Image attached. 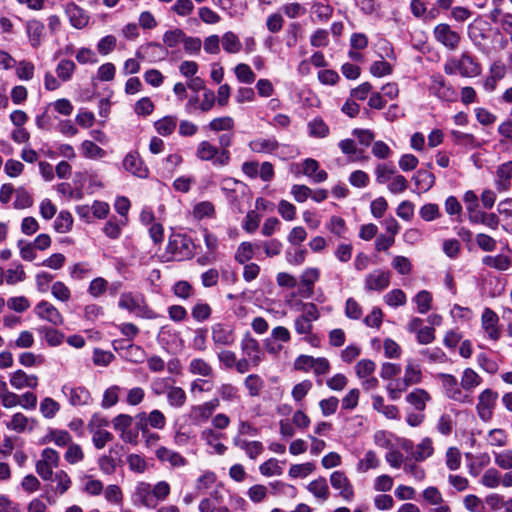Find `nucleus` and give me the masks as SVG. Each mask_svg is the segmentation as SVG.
Here are the masks:
<instances>
[{
	"label": "nucleus",
	"mask_w": 512,
	"mask_h": 512,
	"mask_svg": "<svg viewBox=\"0 0 512 512\" xmlns=\"http://www.w3.org/2000/svg\"><path fill=\"white\" fill-rule=\"evenodd\" d=\"M15 194L16 199L13 204L15 209H25L33 205V198L25 188H17Z\"/></svg>",
	"instance_id": "obj_48"
},
{
	"label": "nucleus",
	"mask_w": 512,
	"mask_h": 512,
	"mask_svg": "<svg viewBox=\"0 0 512 512\" xmlns=\"http://www.w3.org/2000/svg\"><path fill=\"white\" fill-rule=\"evenodd\" d=\"M169 52L160 43L150 42L144 46H141L136 51V57L141 60L148 58L149 62H156L166 59Z\"/></svg>",
	"instance_id": "obj_12"
},
{
	"label": "nucleus",
	"mask_w": 512,
	"mask_h": 512,
	"mask_svg": "<svg viewBox=\"0 0 512 512\" xmlns=\"http://www.w3.org/2000/svg\"><path fill=\"white\" fill-rule=\"evenodd\" d=\"M240 348L245 358L252 361V367H257L264 359V352L260 343L249 332H246L241 339Z\"/></svg>",
	"instance_id": "obj_6"
},
{
	"label": "nucleus",
	"mask_w": 512,
	"mask_h": 512,
	"mask_svg": "<svg viewBox=\"0 0 512 512\" xmlns=\"http://www.w3.org/2000/svg\"><path fill=\"white\" fill-rule=\"evenodd\" d=\"M302 173L312 178L315 183L324 182L328 177L327 172L325 170H319V163L312 158H307L303 161Z\"/></svg>",
	"instance_id": "obj_23"
},
{
	"label": "nucleus",
	"mask_w": 512,
	"mask_h": 512,
	"mask_svg": "<svg viewBox=\"0 0 512 512\" xmlns=\"http://www.w3.org/2000/svg\"><path fill=\"white\" fill-rule=\"evenodd\" d=\"M434 38L447 49L454 51L458 48L461 36L446 23L438 24L433 30Z\"/></svg>",
	"instance_id": "obj_7"
},
{
	"label": "nucleus",
	"mask_w": 512,
	"mask_h": 512,
	"mask_svg": "<svg viewBox=\"0 0 512 512\" xmlns=\"http://www.w3.org/2000/svg\"><path fill=\"white\" fill-rule=\"evenodd\" d=\"M39 331L44 334V338L50 346H58L63 341V334L56 329L41 327Z\"/></svg>",
	"instance_id": "obj_60"
},
{
	"label": "nucleus",
	"mask_w": 512,
	"mask_h": 512,
	"mask_svg": "<svg viewBox=\"0 0 512 512\" xmlns=\"http://www.w3.org/2000/svg\"><path fill=\"white\" fill-rule=\"evenodd\" d=\"M125 219H117L116 217H111L103 228L104 234L111 239H118L121 235L122 227L125 226Z\"/></svg>",
	"instance_id": "obj_38"
},
{
	"label": "nucleus",
	"mask_w": 512,
	"mask_h": 512,
	"mask_svg": "<svg viewBox=\"0 0 512 512\" xmlns=\"http://www.w3.org/2000/svg\"><path fill=\"white\" fill-rule=\"evenodd\" d=\"M81 150L83 153V156L86 158H102L105 155V151L96 145L94 142L85 140L81 144Z\"/></svg>",
	"instance_id": "obj_50"
},
{
	"label": "nucleus",
	"mask_w": 512,
	"mask_h": 512,
	"mask_svg": "<svg viewBox=\"0 0 512 512\" xmlns=\"http://www.w3.org/2000/svg\"><path fill=\"white\" fill-rule=\"evenodd\" d=\"M330 483L331 486L339 491V495L346 501H351L354 497V488L346 476V474L342 471H334L330 475Z\"/></svg>",
	"instance_id": "obj_11"
},
{
	"label": "nucleus",
	"mask_w": 512,
	"mask_h": 512,
	"mask_svg": "<svg viewBox=\"0 0 512 512\" xmlns=\"http://www.w3.org/2000/svg\"><path fill=\"white\" fill-rule=\"evenodd\" d=\"M433 446L430 439L425 438L419 443L412 452V457L416 461H423L433 454Z\"/></svg>",
	"instance_id": "obj_44"
},
{
	"label": "nucleus",
	"mask_w": 512,
	"mask_h": 512,
	"mask_svg": "<svg viewBox=\"0 0 512 512\" xmlns=\"http://www.w3.org/2000/svg\"><path fill=\"white\" fill-rule=\"evenodd\" d=\"M196 157L201 161H209L216 167H224L230 163V151H220L207 140L201 141L196 148Z\"/></svg>",
	"instance_id": "obj_2"
},
{
	"label": "nucleus",
	"mask_w": 512,
	"mask_h": 512,
	"mask_svg": "<svg viewBox=\"0 0 512 512\" xmlns=\"http://www.w3.org/2000/svg\"><path fill=\"white\" fill-rule=\"evenodd\" d=\"M438 378L440 379L442 388L448 398L463 403L471 404L473 402L472 397L462 391L461 385L458 384V380L455 376L441 373L438 375Z\"/></svg>",
	"instance_id": "obj_5"
},
{
	"label": "nucleus",
	"mask_w": 512,
	"mask_h": 512,
	"mask_svg": "<svg viewBox=\"0 0 512 512\" xmlns=\"http://www.w3.org/2000/svg\"><path fill=\"white\" fill-rule=\"evenodd\" d=\"M208 127L214 132L231 130L234 127V120L229 116L215 118L209 123Z\"/></svg>",
	"instance_id": "obj_58"
},
{
	"label": "nucleus",
	"mask_w": 512,
	"mask_h": 512,
	"mask_svg": "<svg viewBox=\"0 0 512 512\" xmlns=\"http://www.w3.org/2000/svg\"><path fill=\"white\" fill-rule=\"evenodd\" d=\"M116 37L113 35H107L101 38L97 43V51L101 55L110 54L116 47Z\"/></svg>",
	"instance_id": "obj_62"
},
{
	"label": "nucleus",
	"mask_w": 512,
	"mask_h": 512,
	"mask_svg": "<svg viewBox=\"0 0 512 512\" xmlns=\"http://www.w3.org/2000/svg\"><path fill=\"white\" fill-rule=\"evenodd\" d=\"M376 364L370 359H362L355 365L356 375L360 379H364L368 376H372L375 372Z\"/></svg>",
	"instance_id": "obj_51"
},
{
	"label": "nucleus",
	"mask_w": 512,
	"mask_h": 512,
	"mask_svg": "<svg viewBox=\"0 0 512 512\" xmlns=\"http://www.w3.org/2000/svg\"><path fill=\"white\" fill-rule=\"evenodd\" d=\"M65 13L69 18L70 24L76 29H82L89 23V15L74 2H69L65 6Z\"/></svg>",
	"instance_id": "obj_17"
},
{
	"label": "nucleus",
	"mask_w": 512,
	"mask_h": 512,
	"mask_svg": "<svg viewBox=\"0 0 512 512\" xmlns=\"http://www.w3.org/2000/svg\"><path fill=\"white\" fill-rule=\"evenodd\" d=\"M70 434L65 430H57L51 429L49 432L42 438L41 444H46L53 442L56 445L62 447L66 446L71 442Z\"/></svg>",
	"instance_id": "obj_30"
},
{
	"label": "nucleus",
	"mask_w": 512,
	"mask_h": 512,
	"mask_svg": "<svg viewBox=\"0 0 512 512\" xmlns=\"http://www.w3.org/2000/svg\"><path fill=\"white\" fill-rule=\"evenodd\" d=\"M211 337L214 345L232 346L236 341V334L233 325L228 323H215L211 327Z\"/></svg>",
	"instance_id": "obj_8"
},
{
	"label": "nucleus",
	"mask_w": 512,
	"mask_h": 512,
	"mask_svg": "<svg viewBox=\"0 0 512 512\" xmlns=\"http://www.w3.org/2000/svg\"><path fill=\"white\" fill-rule=\"evenodd\" d=\"M157 456L161 461L168 462L173 467H180L186 464V460L182 455L166 448L158 449Z\"/></svg>",
	"instance_id": "obj_36"
},
{
	"label": "nucleus",
	"mask_w": 512,
	"mask_h": 512,
	"mask_svg": "<svg viewBox=\"0 0 512 512\" xmlns=\"http://www.w3.org/2000/svg\"><path fill=\"white\" fill-rule=\"evenodd\" d=\"M498 399V393L492 389L483 390L478 396L476 405L477 412L480 416L491 415Z\"/></svg>",
	"instance_id": "obj_18"
},
{
	"label": "nucleus",
	"mask_w": 512,
	"mask_h": 512,
	"mask_svg": "<svg viewBox=\"0 0 512 512\" xmlns=\"http://www.w3.org/2000/svg\"><path fill=\"white\" fill-rule=\"evenodd\" d=\"M430 80L431 83L429 90L433 95L441 100L449 102L455 101L457 99L456 90L452 87V85L446 82L442 75H432Z\"/></svg>",
	"instance_id": "obj_9"
},
{
	"label": "nucleus",
	"mask_w": 512,
	"mask_h": 512,
	"mask_svg": "<svg viewBox=\"0 0 512 512\" xmlns=\"http://www.w3.org/2000/svg\"><path fill=\"white\" fill-rule=\"evenodd\" d=\"M191 315L197 322H204L212 315V308L208 303L199 300L191 309Z\"/></svg>",
	"instance_id": "obj_42"
},
{
	"label": "nucleus",
	"mask_w": 512,
	"mask_h": 512,
	"mask_svg": "<svg viewBox=\"0 0 512 512\" xmlns=\"http://www.w3.org/2000/svg\"><path fill=\"white\" fill-rule=\"evenodd\" d=\"M414 301L418 312L425 314L431 309L432 295L429 291L422 290L416 294Z\"/></svg>",
	"instance_id": "obj_49"
},
{
	"label": "nucleus",
	"mask_w": 512,
	"mask_h": 512,
	"mask_svg": "<svg viewBox=\"0 0 512 512\" xmlns=\"http://www.w3.org/2000/svg\"><path fill=\"white\" fill-rule=\"evenodd\" d=\"M188 370L193 375L202 376L204 378H214L213 367L203 358H194L190 361Z\"/></svg>",
	"instance_id": "obj_27"
},
{
	"label": "nucleus",
	"mask_w": 512,
	"mask_h": 512,
	"mask_svg": "<svg viewBox=\"0 0 512 512\" xmlns=\"http://www.w3.org/2000/svg\"><path fill=\"white\" fill-rule=\"evenodd\" d=\"M51 481L56 482L54 491L60 495L66 493L72 484L71 478L64 470H58L53 474Z\"/></svg>",
	"instance_id": "obj_40"
},
{
	"label": "nucleus",
	"mask_w": 512,
	"mask_h": 512,
	"mask_svg": "<svg viewBox=\"0 0 512 512\" xmlns=\"http://www.w3.org/2000/svg\"><path fill=\"white\" fill-rule=\"evenodd\" d=\"M498 322V315L491 308H485L481 316L482 328L488 337L494 341H497L501 337Z\"/></svg>",
	"instance_id": "obj_16"
},
{
	"label": "nucleus",
	"mask_w": 512,
	"mask_h": 512,
	"mask_svg": "<svg viewBox=\"0 0 512 512\" xmlns=\"http://www.w3.org/2000/svg\"><path fill=\"white\" fill-rule=\"evenodd\" d=\"M482 263L498 271H506L511 266V258L502 254L496 256L487 255L483 257Z\"/></svg>",
	"instance_id": "obj_34"
},
{
	"label": "nucleus",
	"mask_w": 512,
	"mask_h": 512,
	"mask_svg": "<svg viewBox=\"0 0 512 512\" xmlns=\"http://www.w3.org/2000/svg\"><path fill=\"white\" fill-rule=\"evenodd\" d=\"M223 49L230 54L238 53L241 48L242 44L236 34L229 31L226 32L221 39Z\"/></svg>",
	"instance_id": "obj_41"
},
{
	"label": "nucleus",
	"mask_w": 512,
	"mask_h": 512,
	"mask_svg": "<svg viewBox=\"0 0 512 512\" xmlns=\"http://www.w3.org/2000/svg\"><path fill=\"white\" fill-rule=\"evenodd\" d=\"M62 391L65 395L69 396V402L73 406L87 405L91 400L89 391L84 387H70L65 385Z\"/></svg>",
	"instance_id": "obj_21"
},
{
	"label": "nucleus",
	"mask_w": 512,
	"mask_h": 512,
	"mask_svg": "<svg viewBox=\"0 0 512 512\" xmlns=\"http://www.w3.org/2000/svg\"><path fill=\"white\" fill-rule=\"evenodd\" d=\"M177 125V118L175 116H165L155 122L154 126L156 131L163 136L172 134Z\"/></svg>",
	"instance_id": "obj_43"
},
{
	"label": "nucleus",
	"mask_w": 512,
	"mask_h": 512,
	"mask_svg": "<svg viewBox=\"0 0 512 512\" xmlns=\"http://www.w3.org/2000/svg\"><path fill=\"white\" fill-rule=\"evenodd\" d=\"M245 387L249 391V395L257 396L264 387V381L259 375L251 374L245 378Z\"/></svg>",
	"instance_id": "obj_52"
},
{
	"label": "nucleus",
	"mask_w": 512,
	"mask_h": 512,
	"mask_svg": "<svg viewBox=\"0 0 512 512\" xmlns=\"http://www.w3.org/2000/svg\"><path fill=\"white\" fill-rule=\"evenodd\" d=\"M387 305L391 307L403 306L406 301V294L401 289H393L384 296Z\"/></svg>",
	"instance_id": "obj_55"
},
{
	"label": "nucleus",
	"mask_w": 512,
	"mask_h": 512,
	"mask_svg": "<svg viewBox=\"0 0 512 512\" xmlns=\"http://www.w3.org/2000/svg\"><path fill=\"white\" fill-rule=\"evenodd\" d=\"M59 453L52 448H45L41 452V458L35 464L36 473L42 480H52L53 470L59 466Z\"/></svg>",
	"instance_id": "obj_4"
},
{
	"label": "nucleus",
	"mask_w": 512,
	"mask_h": 512,
	"mask_svg": "<svg viewBox=\"0 0 512 512\" xmlns=\"http://www.w3.org/2000/svg\"><path fill=\"white\" fill-rule=\"evenodd\" d=\"M417 189L422 192L429 191L435 184V176L428 170L420 169L413 176Z\"/></svg>",
	"instance_id": "obj_29"
},
{
	"label": "nucleus",
	"mask_w": 512,
	"mask_h": 512,
	"mask_svg": "<svg viewBox=\"0 0 512 512\" xmlns=\"http://www.w3.org/2000/svg\"><path fill=\"white\" fill-rule=\"evenodd\" d=\"M495 464L504 470L512 469V450H504L494 453Z\"/></svg>",
	"instance_id": "obj_64"
},
{
	"label": "nucleus",
	"mask_w": 512,
	"mask_h": 512,
	"mask_svg": "<svg viewBox=\"0 0 512 512\" xmlns=\"http://www.w3.org/2000/svg\"><path fill=\"white\" fill-rule=\"evenodd\" d=\"M103 425H107V422L102 418H92L88 424L93 443L97 449L103 448L107 442L112 440V434L101 428Z\"/></svg>",
	"instance_id": "obj_13"
},
{
	"label": "nucleus",
	"mask_w": 512,
	"mask_h": 512,
	"mask_svg": "<svg viewBox=\"0 0 512 512\" xmlns=\"http://www.w3.org/2000/svg\"><path fill=\"white\" fill-rule=\"evenodd\" d=\"M502 474L496 468H489L483 473L480 483L489 488L495 489L501 485Z\"/></svg>",
	"instance_id": "obj_39"
},
{
	"label": "nucleus",
	"mask_w": 512,
	"mask_h": 512,
	"mask_svg": "<svg viewBox=\"0 0 512 512\" xmlns=\"http://www.w3.org/2000/svg\"><path fill=\"white\" fill-rule=\"evenodd\" d=\"M495 186L499 192L508 191L511 188L512 161L499 165L495 172Z\"/></svg>",
	"instance_id": "obj_19"
},
{
	"label": "nucleus",
	"mask_w": 512,
	"mask_h": 512,
	"mask_svg": "<svg viewBox=\"0 0 512 512\" xmlns=\"http://www.w3.org/2000/svg\"><path fill=\"white\" fill-rule=\"evenodd\" d=\"M320 271L318 268H307L300 277L301 288L300 294L305 298H310L314 293V284L319 280Z\"/></svg>",
	"instance_id": "obj_20"
},
{
	"label": "nucleus",
	"mask_w": 512,
	"mask_h": 512,
	"mask_svg": "<svg viewBox=\"0 0 512 512\" xmlns=\"http://www.w3.org/2000/svg\"><path fill=\"white\" fill-rule=\"evenodd\" d=\"M390 285V272L382 269H375L365 276L364 288L366 291L381 292Z\"/></svg>",
	"instance_id": "obj_10"
},
{
	"label": "nucleus",
	"mask_w": 512,
	"mask_h": 512,
	"mask_svg": "<svg viewBox=\"0 0 512 512\" xmlns=\"http://www.w3.org/2000/svg\"><path fill=\"white\" fill-rule=\"evenodd\" d=\"M307 489L310 493H312L316 498L320 500L325 501L329 497V487L324 477H319L311 481L308 484Z\"/></svg>",
	"instance_id": "obj_33"
},
{
	"label": "nucleus",
	"mask_w": 512,
	"mask_h": 512,
	"mask_svg": "<svg viewBox=\"0 0 512 512\" xmlns=\"http://www.w3.org/2000/svg\"><path fill=\"white\" fill-rule=\"evenodd\" d=\"M116 420L114 426L122 431L121 438L128 443H137L138 429L129 428L131 418H116Z\"/></svg>",
	"instance_id": "obj_28"
},
{
	"label": "nucleus",
	"mask_w": 512,
	"mask_h": 512,
	"mask_svg": "<svg viewBox=\"0 0 512 512\" xmlns=\"http://www.w3.org/2000/svg\"><path fill=\"white\" fill-rule=\"evenodd\" d=\"M120 392L121 388L117 385H113L106 389L103 394V399L101 403L102 407L107 409L114 406L119 400Z\"/></svg>",
	"instance_id": "obj_53"
},
{
	"label": "nucleus",
	"mask_w": 512,
	"mask_h": 512,
	"mask_svg": "<svg viewBox=\"0 0 512 512\" xmlns=\"http://www.w3.org/2000/svg\"><path fill=\"white\" fill-rule=\"evenodd\" d=\"M72 225L73 218L68 211H61L54 222V228L59 233L68 232L72 228Z\"/></svg>",
	"instance_id": "obj_46"
},
{
	"label": "nucleus",
	"mask_w": 512,
	"mask_h": 512,
	"mask_svg": "<svg viewBox=\"0 0 512 512\" xmlns=\"http://www.w3.org/2000/svg\"><path fill=\"white\" fill-rule=\"evenodd\" d=\"M458 73L462 77L472 78L477 77L482 72V67L478 60L469 52H464L458 58Z\"/></svg>",
	"instance_id": "obj_14"
},
{
	"label": "nucleus",
	"mask_w": 512,
	"mask_h": 512,
	"mask_svg": "<svg viewBox=\"0 0 512 512\" xmlns=\"http://www.w3.org/2000/svg\"><path fill=\"white\" fill-rule=\"evenodd\" d=\"M278 146L274 138H258L249 143L250 149L255 153H272Z\"/></svg>",
	"instance_id": "obj_31"
},
{
	"label": "nucleus",
	"mask_w": 512,
	"mask_h": 512,
	"mask_svg": "<svg viewBox=\"0 0 512 512\" xmlns=\"http://www.w3.org/2000/svg\"><path fill=\"white\" fill-rule=\"evenodd\" d=\"M124 168L140 178H145L148 175V169L143 165L142 160L137 154L129 153L123 161Z\"/></svg>",
	"instance_id": "obj_25"
},
{
	"label": "nucleus",
	"mask_w": 512,
	"mask_h": 512,
	"mask_svg": "<svg viewBox=\"0 0 512 512\" xmlns=\"http://www.w3.org/2000/svg\"><path fill=\"white\" fill-rule=\"evenodd\" d=\"M170 494V485L160 481L155 485L148 482H138L132 494V502L136 506L154 509L159 502L164 501Z\"/></svg>",
	"instance_id": "obj_1"
},
{
	"label": "nucleus",
	"mask_w": 512,
	"mask_h": 512,
	"mask_svg": "<svg viewBox=\"0 0 512 512\" xmlns=\"http://www.w3.org/2000/svg\"><path fill=\"white\" fill-rule=\"evenodd\" d=\"M403 378H405V381H407L410 385L420 383L422 380V372L420 367L412 362H409L405 367Z\"/></svg>",
	"instance_id": "obj_54"
},
{
	"label": "nucleus",
	"mask_w": 512,
	"mask_h": 512,
	"mask_svg": "<svg viewBox=\"0 0 512 512\" xmlns=\"http://www.w3.org/2000/svg\"><path fill=\"white\" fill-rule=\"evenodd\" d=\"M238 185H242V183L231 177H226L221 180V190L226 193V197L230 201H235L237 199L235 187Z\"/></svg>",
	"instance_id": "obj_57"
},
{
	"label": "nucleus",
	"mask_w": 512,
	"mask_h": 512,
	"mask_svg": "<svg viewBox=\"0 0 512 512\" xmlns=\"http://www.w3.org/2000/svg\"><path fill=\"white\" fill-rule=\"evenodd\" d=\"M184 32L181 29H173L164 33L163 42L169 48L176 47L184 39Z\"/></svg>",
	"instance_id": "obj_61"
},
{
	"label": "nucleus",
	"mask_w": 512,
	"mask_h": 512,
	"mask_svg": "<svg viewBox=\"0 0 512 512\" xmlns=\"http://www.w3.org/2000/svg\"><path fill=\"white\" fill-rule=\"evenodd\" d=\"M45 26L43 22L32 19L26 23V33L33 48H38L44 38Z\"/></svg>",
	"instance_id": "obj_22"
},
{
	"label": "nucleus",
	"mask_w": 512,
	"mask_h": 512,
	"mask_svg": "<svg viewBox=\"0 0 512 512\" xmlns=\"http://www.w3.org/2000/svg\"><path fill=\"white\" fill-rule=\"evenodd\" d=\"M167 398L170 405L180 407L186 401V393L181 387H171L167 393Z\"/></svg>",
	"instance_id": "obj_63"
},
{
	"label": "nucleus",
	"mask_w": 512,
	"mask_h": 512,
	"mask_svg": "<svg viewBox=\"0 0 512 512\" xmlns=\"http://www.w3.org/2000/svg\"><path fill=\"white\" fill-rule=\"evenodd\" d=\"M253 256V245L250 242H242L237 249L235 260L240 264H244L251 260Z\"/></svg>",
	"instance_id": "obj_59"
},
{
	"label": "nucleus",
	"mask_w": 512,
	"mask_h": 512,
	"mask_svg": "<svg viewBox=\"0 0 512 512\" xmlns=\"http://www.w3.org/2000/svg\"><path fill=\"white\" fill-rule=\"evenodd\" d=\"M76 69L73 61L68 59L61 60L56 67V74L59 79L66 82L69 81Z\"/></svg>",
	"instance_id": "obj_45"
},
{
	"label": "nucleus",
	"mask_w": 512,
	"mask_h": 512,
	"mask_svg": "<svg viewBox=\"0 0 512 512\" xmlns=\"http://www.w3.org/2000/svg\"><path fill=\"white\" fill-rule=\"evenodd\" d=\"M482 382V378L471 368H466L463 371L461 377V388L463 392L472 391L474 388L478 387Z\"/></svg>",
	"instance_id": "obj_32"
},
{
	"label": "nucleus",
	"mask_w": 512,
	"mask_h": 512,
	"mask_svg": "<svg viewBox=\"0 0 512 512\" xmlns=\"http://www.w3.org/2000/svg\"><path fill=\"white\" fill-rule=\"evenodd\" d=\"M234 443L240 449L245 450L251 459H255L263 451V445L258 441L248 442L240 437H236Z\"/></svg>",
	"instance_id": "obj_35"
},
{
	"label": "nucleus",
	"mask_w": 512,
	"mask_h": 512,
	"mask_svg": "<svg viewBox=\"0 0 512 512\" xmlns=\"http://www.w3.org/2000/svg\"><path fill=\"white\" fill-rule=\"evenodd\" d=\"M174 294L181 299H189L195 293L193 286L185 280L178 281L173 286Z\"/></svg>",
	"instance_id": "obj_56"
},
{
	"label": "nucleus",
	"mask_w": 512,
	"mask_h": 512,
	"mask_svg": "<svg viewBox=\"0 0 512 512\" xmlns=\"http://www.w3.org/2000/svg\"><path fill=\"white\" fill-rule=\"evenodd\" d=\"M408 403L413 405L417 410L423 411L426 406V402L430 400L429 394L423 389H415L409 393L406 397Z\"/></svg>",
	"instance_id": "obj_37"
},
{
	"label": "nucleus",
	"mask_w": 512,
	"mask_h": 512,
	"mask_svg": "<svg viewBox=\"0 0 512 512\" xmlns=\"http://www.w3.org/2000/svg\"><path fill=\"white\" fill-rule=\"evenodd\" d=\"M10 384L16 389L36 388L38 378L36 375H28L23 370H17L11 374Z\"/></svg>",
	"instance_id": "obj_24"
},
{
	"label": "nucleus",
	"mask_w": 512,
	"mask_h": 512,
	"mask_svg": "<svg viewBox=\"0 0 512 512\" xmlns=\"http://www.w3.org/2000/svg\"><path fill=\"white\" fill-rule=\"evenodd\" d=\"M34 311L40 319L46 320L55 326L63 324V317L58 309L53 304L45 300L40 301L35 306Z\"/></svg>",
	"instance_id": "obj_15"
},
{
	"label": "nucleus",
	"mask_w": 512,
	"mask_h": 512,
	"mask_svg": "<svg viewBox=\"0 0 512 512\" xmlns=\"http://www.w3.org/2000/svg\"><path fill=\"white\" fill-rule=\"evenodd\" d=\"M235 75L239 82L245 83V84H251L255 81L256 75L252 71L249 65L240 63L238 64L235 69Z\"/></svg>",
	"instance_id": "obj_47"
},
{
	"label": "nucleus",
	"mask_w": 512,
	"mask_h": 512,
	"mask_svg": "<svg viewBox=\"0 0 512 512\" xmlns=\"http://www.w3.org/2000/svg\"><path fill=\"white\" fill-rule=\"evenodd\" d=\"M142 302L143 300L141 296H137L132 293H123L120 296L118 305L121 309L140 315L143 310Z\"/></svg>",
	"instance_id": "obj_26"
},
{
	"label": "nucleus",
	"mask_w": 512,
	"mask_h": 512,
	"mask_svg": "<svg viewBox=\"0 0 512 512\" xmlns=\"http://www.w3.org/2000/svg\"><path fill=\"white\" fill-rule=\"evenodd\" d=\"M194 245L192 240L183 234H172L169 237L167 252L171 254V258L176 261L189 259L193 255Z\"/></svg>",
	"instance_id": "obj_3"
}]
</instances>
